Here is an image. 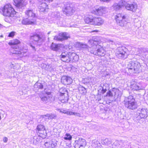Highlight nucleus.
I'll use <instances>...</instances> for the list:
<instances>
[{"mask_svg":"<svg viewBox=\"0 0 148 148\" xmlns=\"http://www.w3.org/2000/svg\"><path fill=\"white\" fill-rule=\"evenodd\" d=\"M0 12L5 17H13L16 15V12L11 5L6 4L0 8Z\"/></svg>","mask_w":148,"mask_h":148,"instance_id":"1","label":"nucleus"},{"mask_svg":"<svg viewBox=\"0 0 148 148\" xmlns=\"http://www.w3.org/2000/svg\"><path fill=\"white\" fill-rule=\"evenodd\" d=\"M25 15L27 18H23L22 21L23 25H29L35 24L36 21V14L32 10H28L25 12Z\"/></svg>","mask_w":148,"mask_h":148,"instance_id":"2","label":"nucleus"},{"mask_svg":"<svg viewBox=\"0 0 148 148\" xmlns=\"http://www.w3.org/2000/svg\"><path fill=\"white\" fill-rule=\"evenodd\" d=\"M128 73L130 74L138 73L141 71L140 63L136 60L129 62L127 65Z\"/></svg>","mask_w":148,"mask_h":148,"instance_id":"3","label":"nucleus"},{"mask_svg":"<svg viewBox=\"0 0 148 148\" xmlns=\"http://www.w3.org/2000/svg\"><path fill=\"white\" fill-rule=\"evenodd\" d=\"M76 57V55L75 53L67 52L64 50L60 56V60L62 62L66 63L75 61L76 59L75 58Z\"/></svg>","mask_w":148,"mask_h":148,"instance_id":"4","label":"nucleus"},{"mask_svg":"<svg viewBox=\"0 0 148 148\" xmlns=\"http://www.w3.org/2000/svg\"><path fill=\"white\" fill-rule=\"evenodd\" d=\"M124 102L125 106L129 109L134 110L138 107L135 99L132 96L130 95L125 98L124 100Z\"/></svg>","mask_w":148,"mask_h":148,"instance_id":"5","label":"nucleus"},{"mask_svg":"<svg viewBox=\"0 0 148 148\" xmlns=\"http://www.w3.org/2000/svg\"><path fill=\"white\" fill-rule=\"evenodd\" d=\"M126 16L122 13H119L115 16L114 20L117 24L122 27H125L127 22L126 20Z\"/></svg>","mask_w":148,"mask_h":148,"instance_id":"6","label":"nucleus"},{"mask_svg":"<svg viewBox=\"0 0 148 148\" xmlns=\"http://www.w3.org/2000/svg\"><path fill=\"white\" fill-rule=\"evenodd\" d=\"M59 98L63 103H66L68 102L69 99V93L66 89H62V91L60 92Z\"/></svg>","mask_w":148,"mask_h":148,"instance_id":"7","label":"nucleus"},{"mask_svg":"<svg viewBox=\"0 0 148 148\" xmlns=\"http://www.w3.org/2000/svg\"><path fill=\"white\" fill-rule=\"evenodd\" d=\"M36 130L39 134V136L42 138H45L47 136V130L44 125L41 124L38 125Z\"/></svg>","mask_w":148,"mask_h":148,"instance_id":"8","label":"nucleus"},{"mask_svg":"<svg viewBox=\"0 0 148 148\" xmlns=\"http://www.w3.org/2000/svg\"><path fill=\"white\" fill-rule=\"evenodd\" d=\"M53 0H38L39 3L38 9L40 12H44L46 11V9H49L48 5L46 3L43 2L44 1L49 2H52Z\"/></svg>","mask_w":148,"mask_h":148,"instance_id":"9","label":"nucleus"},{"mask_svg":"<svg viewBox=\"0 0 148 148\" xmlns=\"http://www.w3.org/2000/svg\"><path fill=\"white\" fill-rule=\"evenodd\" d=\"M71 38L70 36L65 32L60 33L58 35H56L54 37L53 39L54 40L62 41L64 40H67Z\"/></svg>","mask_w":148,"mask_h":148,"instance_id":"10","label":"nucleus"},{"mask_svg":"<svg viewBox=\"0 0 148 148\" xmlns=\"http://www.w3.org/2000/svg\"><path fill=\"white\" fill-rule=\"evenodd\" d=\"M73 145L75 148H84L86 145V142L84 139L79 138L75 141Z\"/></svg>","mask_w":148,"mask_h":148,"instance_id":"11","label":"nucleus"},{"mask_svg":"<svg viewBox=\"0 0 148 148\" xmlns=\"http://www.w3.org/2000/svg\"><path fill=\"white\" fill-rule=\"evenodd\" d=\"M61 83L64 85H69L73 82L72 78L67 75L62 76L61 79Z\"/></svg>","mask_w":148,"mask_h":148,"instance_id":"12","label":"nucleus"},{"mask_svg":"<svg viewBox=\"0 0 148 148\" xmlns=\"http://www.w3.org/2000/svg\"><path fill=\"white\" fill-rule=\"evenodd\" d=\"M105 12V8L100 6L93 10L92 12V14L97 16H102Z\"/></svg>","mask_w":148,"mask_h":148,"instance_id":"13","label":"nucleus"},{"mask_svg":"<svg viewBox=\"0 0 148 148\" xmlns=\"http://www.w3.org/2000/svg\"><path fill=\"white\" fill-rule=\"evenodd\" d=\"M95 56L100 57L104 56L106 54V51L103 47H101L97 49L93 53Z\"/></svg>","mask_w":148,"mask_h":148,"instance_id":"14","label":"nucleus"},{"mask_svg":"<svg viewBox=\"0 0 148 148\" xmlns=\"http://www.w3.org/2000/svg\"><path fill=\"white\" fill-rule=\"evenodd\" d=\"M104 21L101 18L98 17H94L92 25L95 26H99L103 24Z\"/></svg>","mask_w":148,"mask_h":148,"instance_id":"15","label":"nucleus"},{"mask_svg":"<svg viewBox=\"0 0 148 148\" xmlns=\"http://www.w3.org/2000/svg\"><path fill=\"white\" fill-rule=\"evenodd\" d=\"M57 143L55 142L51 141L46 142L45 143V146L46 148H55Z\"/></svg>","mask_w":148,"mask_h":148,"instance_id":"16","label":"nucleus"},{"mask_svg":"<svg viewBox=\"0 0 148 148\" xmlns=\"http://www.w3.org/2000/svg\"><path fill=\"white\" fill-rule=\"evenodd\" d=\"M94 20V17L92 15H89L86 16L84 18V21L86 23L92 25Z\"/></svg>","mask_w":148,"mask_h":148,"instance_id":"17","label":"nucleus"},{"mask_svg":"<svg viewBox=\"0 0 148 148\" xmlns=\"http://www.w3.org/2000/svg\"><path fill=\"white\" fill-rule=\"evenodd\" d=\"M62 45V44H56L52 43L50 46L51 49L53 51H57L58 50L60 49V46Z\"/></svg>","mask_w":148,"mask_h":148,"instance_id":"18","label":"nucleus"},{"mask_svg":"<svg viewBox=\"0 0 148 148\" xmlns=\"http://www.w3.org/2000/svg\"><path fill=\"white\" fill-rule=\"evenodd\" d=\"M14 5L18 8L22 7L24 5L23 0H14Z\"/></svg>","mask_w":148,"mask_h":148,"instance_id":"19","label":"nucleus"},{"mask_svg":"<svg viewBox=\"0 0 148 148\" xmlns=\"http://www.w3.org/2000/svg\"><path fill=\"white\" fill-rule=\"evenodd\" d=\"M126 9L128 10L134 12L137 9V7L133 4H127L125 6Z\"/></svg>","mask_w":148,"mask_h":148,"instance_id":"20","label":"nucleus"},{"mask_svg":"<svg viewBox=\"0 0 148 148\" xmlns=\"http://www.w3.org/2000/svg\"><path fill=\"white\" fill-rule=\"evenodd\" d=\"M30 38L31 39L36 42L42 39L40 36L37 34H34L30 36Z\"/></svg>","mask_w":148,"mask_h":148,"instance_id":"21","label":"nucleus"},{"mask_svg":"<svg viewBox=\"0 0 148 148\" xmlns=\"http://www.w3.org/2000/svg\"><path fill=\"white\" fill-rule=\"evenodd\" d=\"M127 49L123 46L120 47L119 49V55L120 54L121 56H124L126 54Z\"/></svg>","mask_w":148,"mask_h":148,"instance_id":"22","label":"nucleus"},{"mask_svg":"<svg viewBox=\"0 0 148 148\" xmlns=\"http://www.w3.org/2000/svg\"><path fill=\"white\" fill-rule=\"evenodd\" d=\"M148 115V111L147 109H142L141 110L140 113V115L141 118H146Z\"/></svg>","mask_w":148,"mask_h":148,"instance_id":"23","label":"nucleus"},{"mask_svg":"<svg viewBox=\"0 0 148 148\" xmlns=\"http://www.w3.org/2000/svg\"><path fill=\"white\" fill-rule=\"evenodd\" d=\"M131 88L134 90H140V87L138 85V84L136 82L130 85Z\"/></svg>","mask_w":148,"mask_h":148,"instance_id":"24","label":"nucleus"},{"mask_svg":"<svg viewBox=\"0 0 148 148\" xmlns=\"http://www.w3.org/2000/svg\"><path fill=\"white\" fill-rule=\"evenodd\" d=\"M21 42L19 40L17 39H15L12 40H11L8 43V45L10 46L16 45L20 44Z\"/></svg>","mask_w":148,"mask_h":148,"instance_id":"25","label":"nucleus"},{"mask_svg":"<svg viewBox=\"0 0 148 148\" xmlns=\"http://www.w3.org/2000/svg\"><path fill=\"white\" fill-rule=\"evenodd\" d=\"M72 136L70 134L66 133L64 137V139L70 141L72 140Z\"/></svg>","mask_w":148,"mask_h":148,"instance_id":"26","label":"nucleus"},{"mask_svg":"<svg viewBox=\"0 0 148 148\" xmlns=\"http://www.w3.org/2000/svg\"><path fill=\"white\" fill-rule=\"evenodd\" d=\"M35 85L38 89H42L43 88V85L40 83L37 82L35 84Z\"/></svg>","mask_w":148,"mask_h":148,"instance_id":"27","label":"nucleus"},{"mask_svg":"<svg viewBox=\"0 0 148 148\" xmlns=\"http://www.w3.org/2000/svg\"><path fill=\"white\" fill-rule=\"evenodd\" d=\"M16 32L14 31H12L9 33L8 35V37H11L13 38L15 36Z\"/></svg>","mask_w":148,"mask_h":148,"instance_id":"28","label":"nucleus"},{"mask_svg":"<svg viewBox=\"0 0 148 148\" xmlns=\"http://www.w3.org/2000/svg\"><path fill=\"white\" fill-rule=\"evenodd\" d=\"M113 94L110 90L108 91L106 93V96L110 97L112 96Z\"/></svg>","mask_w":148,"mask_h":148,"instance_id":"29","label":"nucleus"},{"mask_svg":"<svg viewBox=\"0 0 148 148\" xmlns=\"http://www.w3.org/2000/svg\"><path fill=\"white\" fill-rule=\"evenodd\" d=\"M21 50H16L15 49H14V53L17 54H21L22 53V52L21 51Z\"/></svg>","mask_w":148,"mask_h":148,"instance_id":"30","label":"nucleus"},{"mask_svg":"<svg viewBox=\"0 0 148 148\" xmlns=\"http://www.w3.org/2000/svg\"><path fill=\"white\" fill-rule=\"evenodd\" d=\"M106 91L107 89H103V88L101 90V93L102 94H104L106 92Z\"/></svg>","mask_w":148,"mask_h":148,"instance_id":"31","label":"nucleus"},{"mask_svg":"<svg viewBox=\"0 0 148 148\" xmlns=\"http://www.w3.org/2000/svg\"><path fill=\"white\" fill-rule=\"evenodd\" d=\"M68 114L70 115H75L77 114V113L75 112H68Z\"/></svg>","mask_w":148,"mask_h":148,"instance_id":"32","label":"nucleus"},{"mask_svg":"<svg viewBox=\"0 0 148 148\" xmlns=\"http://www.w3.org/2000/svg\"><path fill=\"white\" fill-rule=\"evenodd\" d=\"M70 47L69 45H66L63 47V48L65 49H67V48H69V49L70 50Z\"/></svg>","mask_w":148,"mask_h":148,"instance_id":"33","label":"nucleus"},{"mask_svg":"<svg viewBox=\"0 0 148 148\" xmlns=\"http://www.w3.org/2000/svg\"><path fill=\"white\" fill-rule=\"evenodd\" d=\"M42 100L43 101H46L47 100V98L46 97H44L41 98Z\"/></svg>","mask_w":148,"mask_h":148,"instance_id":"34","label":"nucleus"},{"mask_svg":"<svg viewBox=\"0 0 148 148\" xmlns=\"http://www.w3.org/2000/svg\"><path fill=\"white\" fill-rule=\"evenodd\" d=\"M8 138L6 137H5L3 138V141L4 143H6L8 141Z\"/></svg>","mask_w":148,"mask_h":148,"instance_id":"35","label":"nucleus"},{"mask_svg":"<svg viewBox=\"0 0 148 148\" xmlns=\"http://www.w3.org/2000/svg\"><path fill=\"white\" fill-rule=\"evenodd\" d=\"M99 32V30H92L90 32L91 33L93 32Z\"/></svg>","mask_w":148,"mask_h":148,"instance_id":"36","label":"nucleus"},{"mask_svg":"<svg viewBox=\"0 0 148 148\" xmlns=\"http://www.w3.org/2000/svg\"><path fill=\"white\" fill-rule=\"evenodd\" d=\"M31 47L34 49L35 50V51L36 50V49L35 48V47L32 46V45H31Z\"/></svg>","mask_w":148,"mask_h":148,"instance_id":"37","label":"nucleus"},{"mask_svg":"<svg viewBox=\"0 0 148 148\" xmlns=\"http://www.w3.org/2000/svg\"><path fill=\"white\" fill-rule=\"evenodd\" d=\"M56 117V115H53V116H52L51 117V119H54Z\"/></svg>","mask_w":148,"mask_h":148,"instance_id":"38","label":"nucleus"},{"mask_svg":"<svg viewBox=\"0 0 148 148\" xmlns=\"http://www.w3.org/2000/svg\"><path fill=\"white\" fill-rule=\"evenodd\" d=\"M5 21L8 22H9L10 21L8 20L7 19L5 18Z\"/></svg>","mask_w":148,"mask_h":148,"instance_id":"39","label":"nucleus"},{"mask_svg":"<svg viewBox=\"0 0 148 148\" xmlns=\"http://www.w3.org/2000/svg\"><path fill=\"white\" fill-rule=\"evenodd\" d=\"M12 48L13 49H17V48L16 47H12Z\"/></svg>","mask_w":148,"mask_h":148,"instance_id":"40","label":"nucleus"},{"mask_svg":"<svg viewBox=\"0 0 148 148\" xmlns=\"http://www.w3.org/2000/svg\"><path fill=\"white\" fill-rule=\"evenodd\" d=\"M0 37H3V35H1L0 36Z\"/></svg>","mask_w":148,"mask_h":148,"instance_id":"41","label":"nucleus"},{"mask_svg":"<svg viewBox=\"0 0 148 148\" xmlns=\"http://www.w3.org/2000/svg\"><path fill=\"white\" fill-rule=\"evenodd\" d=\"M81 88H84V89H85V88H84V87H82Z\"/></svg>","mask_w":148,"mask_h":148,"instance_id":"42","label":"nucleus"}]
</instances>
